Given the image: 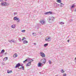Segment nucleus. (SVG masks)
Masks as SVG:
<instances>
[{
    "label": "nucleus",
    "mask_w": 76,
    "mask_h": 76,
    "mask_svg": "<svg viewBox=\"0 0 76 76\" xmlns=\"http://www.w3.org/2000/svg\"><path fill=\"white\" fill-rule=\"evenodd\" d=\"M16 65L15 66V68H17V67H18V68L20 66V64L19 63H18V64H16Z\"/></svg>",
    "instance_id": "0eeeda50"
},
{
    "label": "nucleus",
    "mask_w": 76,
    "mask_h": 76,
    "mask_svg": "<svg viewBox=\"0 0 76 76\" xmlns=\"http://www.w3.org/2000/svg\"><path fill=\"white\" fill-rule=\"evenodd\" d=\"M55 6H56V7H57V6H59V4H58L57 3H56L55 4Z\"/></svg>",
    "instance_id": "4be33fe9"
},
{
    "label": "nucleus",
    "mask_w": 76,
    "mask_h": 76,
    "mask_svg": "<svg viewBox=\"0 0 76 76\" xmlns=\"http://www.w3.org/2000/svg\"><path fill=\"white\" fill-rule=\"evenodd\" d=\"M12 71H7V73H12Z\"/></svg>",
    "instance_id": "a211bd4d"
},
{
    "label": "nucleus",
    "mask_w": 76,
    "mask_h": 76,
    "mask_svg": "<svg viewBox=\"0 0 76 76\" xmlns=\"http://www.w3.org/2000/svg\"><path fill=\"white\" fill-rule=\"evenodd\" d=\"M75 60H76V57L75 58Z\"/></svg>",
    "instance_id": "37998d69"
},
{
    "label": "nucleus",
    "mask_w": 76,
    "mask_h": 76,
    "mask_svg": "<svg viewBox=\"0 0 76 76\" xmlns=\"http://www.w3.org/2000/svg\"><path fill=\"white\" fill-rule=\"evenodd\" d=\"M61 73H64V71L63 69L61 70Z\"/></svg>",
    "instance_id": "393cba45"
},
{
    "label": "nucleus",
    "mask_w": 76,
    "mask_h": 76,
    "mask_svg": "<svg viewBox=\"0 0 76 76\" xmlns=\"http://www.w3.org/2000/svg\"><path fill=\"white\" fill-rule=\"evenodd\" d=\"M19 41H20V42L21 41H22V39H21V38H19Z\"/></svg>",
    "instance_id": "c756f323"
},
{
    "label": "nucleus",
    "mask_w": 76,
    "mask_h": 76,
    "mask_svg": "<svg viewBox=\"0 0 76 76\" xmlns=\"http://www.w3.org/2000/svg\"><path fill=\"white\" fill-rule=\"evenodd\" d=\"M51 39L50 37H48V38H46L45 40L46 41H47L48 42H49V41H50L51 40Z\"/></svg>",
    "instance_id": "39448f33"
},
{
    "label": "nucleus",
    "mask_w": 76,
    "mask_h": 76,
    "mask_svg": "<svg viewBox=\"0 0 76 76\" xmlns=\"http://www.w3.org/2000/svg\"><path fill=\"white\" fill-rule=\"evenodd\" d=\"M7 5L6 2H2L1 3V6H6Z\"/></svg>",
    "instance_id": "6e6552de"
},
{
    "label": "nucleus",
    "mask_w": 76,
    "mask_h": 76,
    "mask_svg": "<svg viewBox=\"0 0 76 76\" xmlns=\"http://www.w3.org/2000/svg\"><path fill=\"white\" fill-rule=\"evenodd\" d=\"M40 56L42 57H45V54L44 53H43V52H40Z\"/></svg>",
    "instance_id": "20e7f679"
},
{
    "label": "nucleus",
    "mask_w": 76,
    "mask_h": 76,
    "mask_svg": "<svg viewBox=\"0 0 76 76\" xmlns=\"http://www.w3.org/2000/svg\"><path fill=\"white\" fill-rule=\"evenodd\" d=\"M10 42L12 43V41H11V42Z\"/></svg>",
    "instance_id": "c03bdc74"
},
{
    "label": "nucleus",
    "mask_w": 76,
    "mask_h": 76,
    "mask_svg": "<svg viewBox=\"0 0 76 76\" xmlns=\"http://www.w3.org/2000/svg\"><path fill=\"white\" fill-rule=\"evenodd\" d=\"M44 14L45 15H49V14H52V12L51 11H49L47 12H45V13Z\"/></svg>",
    "instance_id": "423d86ee"
},
{
    "label": "nucleus",
    "mask_w": 76,
    "mask_h": 76,
    "mask_svg": "<svg viewBox=\"0 0 76 76\" xmlns=\"http://www.w3.org/2000/svg\"><path fill=\"white\" fill-rule=\"evenodd\" d=\"M3 0H1L0 1H2Z\"/></svg>",
    "instance_id": "a18cd8bd"
},
{
    "label": "nucleus",
    "mask_w": 76,
    "mask_h": 76,
    "mask_svg": "<svg viewBox=\"0 0 76 76\" xmlns=\"http://www.w3.org/2000/svg\"><path fill=\"white\" fill-rule=\"evenodd\" d=\"M54 17L53 16H51L49 18V22L50 23H53L54 22Z\"/></svg>",
    "instance_id": "f257e3e1"
},
{
    "label": "nucleus",
    "mask_w": 76,
    "mask_h": 76,
    "mask_svg": "<svg viewBox=\"0 0 76 76\" xmlns=\"http://www.w3.org/2000/svg\"><path fill=\"white\" fill-rule=\"evenodd\" d=\"M40 22L42 25H45V20H40Z\"/></svg>",
    "instance_id": "7ed1b4c3"
},
{
    "label": "nucleus",
    "mask_w": 76,
    "mask_h": 76,
    "mask_svg": "<svg viewBox=\"0 0 76 76\" xmlns=\"http://www.w3.org/2000/svg\"><path fill=\"white\" fill-rule=\"evenodd\" d=\"M31 62H28L26 66H31Z\"/></svg>",
    "instance_id": "9b49d317"
},
{
    "label": "nucleus",
    "mask_w": 76,
    "mask_h": 76,
    "mask_svg": "<svg viewBox=\"0 0 76 76\" xmlns=\"http://www.w3.org/2000/svg\"><path fill=\"white\" fill-rule=\"evenodd\" d=\"M14 20H19V18H18L17 17H15L13 19Z\"/></svg>",
    "instance_id": "9d476101"
},
{
    "label": "nucleus",
    "mask_w": 76,
    "mask_h": 76,
    "mask_svg": "<svg viewBox=\"0 0 76 76\" xmlns=\"http://www.w3.org/2000/svg\"><path fill=\"white\" fill-rule=\"evenodd\" d=\"M5 54L6 55V54H7V53H5Z\"/></svg>",
    "instance_id": "a19ab883"
},
{
    "label": "nucleus",
    "mask_w": 76,
    "mask_h": 76,
    "mask_svg": "<svg viewBox=\"0 0 76 76\" xmlns=\"http://www.w3.org/2000/svg\"><path fill=\"white\" fill-rule=\"evenodd\" d=\"M2 56H0V57H1Z\"/></svg>",
    "instance_id": "de8ad7c7"
},
{
    "label": "nucleus",
    "mask_w": 76,
    "mask_h": 76,
    "mask_svg": "<svg viewBox=\"0 0 76 76\" xmlns=\"http://www.w3.org/2000/svg\"><path fill=\"white\" fill-rule=\"evenodd\" d=\"M4 53V50L3 49L1 51V52L0 53V55L1 54H2V53Z\"/></svg>",
    "instance_id": "4468645a"
},
{
    "label": "nucleus",
    "mask_w": 76,
    "mask_h": 76,
    "mask_svg": "<svg viewBox=\"0 0 76 76\" xmlns=\"http://www.w3.org/2000/svg\"><path fill=\"white\" fill-rule=\"evenodd\" d=\"M15 26V25H12L11 26V28H15L16 27Z\"/></svg>",
    "instance_id": "6ab92c4d"
},
{
    "label": "nucleus",
    "mask_w": 76,
    "mask_h": 76,
    "mask_svg": "<svg viewBox=\"0 0 76 76\" xmlns=\"http://www.w3.org/2000/svg\"><path fill=\"white\" fill-rule=\"evenodd\" d=\"M17 14H18V13H17V12H15V13H14V15H17Z\"/></svg>",
    "instance_id": "72a5a7b5"
},
{
    "label": "nucleus",
    "mask_w": 76,
    "mask_h": 76,
    "mask_svg": "<svg viewBox=\"0 0 76 76\" xmlns=\"http://www.w3.org/2000/svg\"><path fill=\"white\" fill-rule=\"evenodd\" d=\"M28 41L25 40L24 41V42H23V44H27V43H28Z\"/></svg>",
    "instance_id": "2eb2a0df"
},
{
    "label": "nucleus",
    "mask_w": 76,
    "mask_h": 76,
    "mask_svg": "<svg viewBox=\"0 0 76 76\" xmlns=\"http://www.w3.org/2000/svg\"><path fill=\"white\" fill-rule=\"evenodd\" d=\"M48 62L49 63V64H51V61H49Z\"/></svg>",
    "instance_id": "cd10ccee"
},
{
    "label": "nucleus",
    "mask_w": 76,
    "mask_h": 76,
    "mask_svg": "<svg viewBox=\"0 0 76 76\" xmlns=\"http://www.w3.org/2000/svg\"><path fill=\"white\" fill-rule=\"evenodd\" d=\"M28 61V59H26V60L25 61H24L23 62V63H26V61Z\"/></svg>",
    "instance_id": "bb28decb"
},
{
    "label": "nucleus",
    "mask_w": 76,
    "mask_h": 76,
    "mask_svg": "<svg viewBox=\"0 0 76 76\" xmlns=\"http://www.w3.org/2000/svg\"><path fill=\"white\" fill-rule=\"evenodd\" d=\"M61 25H63L64 24V23L63 22H60L59 23Z\"/></svg>",
    "instance_id": "b1692460"
},
{
    "label": "nucleus",
    "mask_w": 76,
    "mask_h": 76,
    "mask_svg": "<svg viewBox=\"0 0 76 76\" xmlns=\"http://www.w3.org/2000/svg\"><path fill=\"white\" fill-rule=\"evenodd\" d=\"M13 57H15V58H16V57H18V55H17V53H15L13 55Z\"/></svg>",
    "instance_id": "f8f14e48"
},
{
    "label": "nucleus",
    "mask_w": 76,
    "mask_h": 76,
    "mask_svg": "<svg viewBox=\"0 0 76 76\" xmlns=\"http://www.w3.org/2000/svg\"><path fill=\"white\" fill-rule=\"evenodd\" d=\"M23 65H20V66H21V67H23Z\"/></svg>",
    "instance_id": "ea45409f"
},
{
    "label": "nucleus",
    "mask_w": 76,
    "mask_h": 76,
    "mask_svg": "<svg viewBox=\"0 0 76 76\" xmlns=\"http://www.w3.org/2000/svg\"><path fill=\"white\" fill-rule=\"evenodd\" d=\"M33 35V36H35L36 35V33H32Z\"/></svg>",
    "instance_id": "a878e982"
},
{
    "label": "nucleus",
    "mask_w": 76,
    "mask_h": 76,
    "mask_svg": "<svg viewBox=\"0 0 76 76\" xmlns=\"http://www.w3.org/2000/svg\"><path fill=\"white\" fill-rule=\"evenodd\" d=\"M17 22H20V19L19 18V19L18 20V21H17Z\"/></svg>",
    "instance_id": "e433bc0d"
},
{
    "label": "nucleus",
    "mask_w": 76,
    "mask_h": 76,
    "mask_svg": "<svg viewBox=\"0 0 76 76\" xmlns=\"http://www.w3.org/2000/svg\"><path fill=\"white\" fill-rule=\"evenodd\" d=\"M2 65H5V64H4V62H3L2 63Z\"/></svg>",
    "instance_id": "473e14b6"
},
{
    "label": "nucleus",
    "mask_w": 76,
    "mask_h": 76,
    "mask_svg": "<svg viewBox=\"0 0 76 76\" xmlns=\"http://www.w3.org/2000/svg\"><path fill=\"white\" fill-rule=\"evenodd\" d=\"M69 22H73V20L72 19H70L69 20Z\"/></svg>",
    "instance_id": "7c9ffc66"
},
{
    "label": "nucleus",
    "mask_w": 76,
    "mask_h": 76,
    "mask_svg": "<svg viewBox=\"0 0 76 76\" xmlns=\"http://www.w3.org/2000/svg\"><path fill=\"white\" fill-rule=\"evenodd\" d=\"M39 73H41V72H39Z\"/></svg>",
    "instance_id": "8fccbe9b"
},
{
    "label": "nucleus",
    "mask_w": 76,
    "mask_h": 76,
    "mask_svg": "<svg viewBox=\"0 0 76 76\" xmlns=\"http://www.w3.org/2000/svg\"><path fill=\"white\" fill-rule=\"evenodd\" d=\"M22 69L23 70H24V66H22L21 67H20V68H19L18 67V69H22Z\"/></svg>",
    "instance_id": "dca6fc26"
},
{
    "label": "nucleus",
    "mask_w": 76,
    "mask_h": 76,
    "mask_svg": "<svg viewBox=\"0 0 76 76\" xmlns=\"http://www.w3.org/2000/svg\"><path fill=\"white\" fill-rule=\"evenodd\" d=\"M24 39H26V38H25V37H23V39H22V40H23V41L24 40Z\"/></svg>",
    "instance_id": "c9c22d12"
},
{
    "label": "nucleus",
    "mask_w": 76,
    "mask_h": 76,
    "mask_svg": "<svg viewBox=\"0 0 76 76\" xmlns=\"http://www.w3.org/2000/svg\"><path fill=\"white\" fill-rule=\"evenodd\" d=\"M63 76H66V74H64Z\"/></svg>",
    "instance_id": "f704fd0d"
},
{
    "label": "nucleus",
    "mask_w": 76,
    "mask_h": 76,
    "mask_svg": "<svg viewBox=\"0 0 76 76\" xmlns=\"http://www.w3.org/2000/svg\"><path fill=\"white\" fill-rule=\"evenodd\" d=\"M48 43H47L44 45V46L45 47H46L47 46H48Z\"/></svg>",
    "instance_id": "f3484780"
},
{
    "label": "nucleus",
    "mask_w": 76,
    "mask_h": 76,
    "mask_svg": "<svg viewBox=\"0 0 76 76\" xmlns=\"http://www.w3.org/2000/svg\"><path fill=\"white\" fill-rule=\"evenodd\" d=\"M7 59H8V58L6 57L4 58L3 60L4 61H6Z\"/></svg>",
    "instance_id": "ddd939ff"
},
{
    "label": "nucleus",
    "mask_w": 76,
    "mask_h": 76,
    "mask_svg": "<svg viewBox=\"0 0 76 76\" xmlns=\"http://www.w3.org/2000/svg\"><path fill=\"white\" fill-rule=\"evenodd\" d=\"M67 41H68V42H69V40H68Z\"/></svg>",
    "instance_id": "79ce46f5"
},
{
    "label": "nucleus",
    "mask_w": 76,
    "mask_h": 76,
    "mask_svg": "<svg viewBox=\"0 0 76 76\" xmlns=\"http://www.w3.org/2000/svg\"><path fill=\"white\" fill-rule=\"evenodd\" d=\"M12 40H13V39H12V40H9L8 41H9V42H11V41H12Z\"/></svg>",
    "instance_id": "4c0bfd02"
},
{
    "label": "nucleus",
    "mask_w": 76,
    "mask_h": 76,
    "mask_svg": "<svg viewBox=\"0 0 76 76\" xmlns=\"http://www.w3.org/2000/svg\"><path fill=\"white\" fill-rule=\"evenodd\" d=\"M12 42H14V43H16V41H13V40H12Z\"/></svg>",
    "instance_id": "c85d7f7f"
},
{
    "label": "nucleus",
    "mask_w": 76,
    "mask_h": 76,
    "mask_svg": "<svg viewBox=\"0 0 76 76\" xmlns=\"http://www.w3.org/2000/svg\"><path fill=\"white\" fill-rule=\"evenodd\" d=\"M57 2L58 3H61V0H57Z\"/></svg>",
    "instance_id": "aec40b11"
},
{
    "label": "nucleus",
    "mask_w": 76,
    "mask_h": 76,
    "mask_svg": "<svg viewBox=\"0 0 76 76\" xmlns=\"http://www.w3.org/2000/svg\"><path fill=\"white\" fill-rule=\"evenodd\" d=\"M30 61H31V60H30Z\"/></svg>",
    "instance_id": "09e8293b"
},
{
    "label": "nucleus",
    "mask_w": 76,
    "mask_h": 76,
    "mask_svg": "<svg viewBox=\"0 0 76 76\" xmlns=\"http://www.w3.org/2000/svg\"><path fill=\"white\" fill-rule=\"evenodd\" d=\"M75 7V5L74 4H73L72 6H71V9H72V8H74Z\"/></svg>",
    "instance_id": "412c9836"
},
{
    "label": "nucleus",
    "mask_w": 76,
    "mask_h": 76,
    "mask_svg": "<svg viewBox=\"0 0 76 76\" xmlns=\"http://www.w3.org/2000/svg\"><path fill=\"white\" fill-rule=\"evenodd\" d=\"M5 1H7V0H4Z\"/></svg>",
    "instance_id": "49530a36"
},
{
    "label": "nucleus",
    "mask_w": 76,
    "mask_h": 76,
    "mask_svg": "<svg viewBox=\"0 0 76 76\" xmlns=\"http://www.w3.org/2000/svg\"><path fill=\"white\" fill-rule=\"evenodd\" d=\"M26 31L25 30H23L21 31V32H25Z\"/></svg>",
    "instance_id": "2f4dec72"
},
{
    "label": "nucleus",
    "mask_w": 76,
    "mask_h": 76,
    "mask_svg": "<svg viewBox=\"0 0 76 76\" xmlns=\"http://www.w3.org/2000/svg\"><path fill=\"white\" fill-rule=\"evenodd\" d=\"M45 61H46V59L45 58H43L41 60V62L43 64H44L45 63Z\"/></svg>",
    "instance_id": "f03ea898"
},
{
    "label": "nucleus",
    "mask_w": 76,
    "mask_h": 76,
    "mask_svg": "<svg viewBox=\"0 0 76 76\" xmlns=\"http://www.w3.org/2000/svg\"><path fill=\"white\" fill-rule=\"evenodd\" d=\"M34 45H37V43H34Z\"/></svg>",
    "instance_id": "58836bf2"
},
{
    "label": "nucleus",
    "mask_w": 76,
    "mask_h": 76,
    "mask_svg": "<svg viewBox=\"0 0 76 76\" xmlns=\"http://www.w3.org/2000/svg\"><path fill=\"white\" fill-rule=\"evenodd\" d=\"M42 64H43L41 62L39 63L38 64V67H41V66H42Z\"/></svg>",
    "instance_id": "1a4fd4ad"
},
{
    "label": "nucleus",
    "mask_w": 76,
    "mask_h": 76,
    "mask_svg": "<svg viewBox=\"0 0 76 76\" xmlns=\"http://www.w3.org/2000/svg\"><path fill=\"white\" fill-rule=\"evenodd\" d=\"M60 6L61 7H63V6H64V4L63 3H61L60 4Z\"/></svg>",
    "instance_id": "5701e85b"
}]
</instances>
